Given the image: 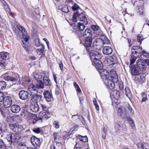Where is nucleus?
<instances>
[{
    "label": "nucleus",
    "mask_w": 149,
    "mask_h": 149,
    "mask_svg": "<svg viewBox=\"0 0 149 149\" xmlns=\"http://www.w3.org/2000/svg\"><path fill=\"white\" fill-rule=\"evenodd\" d=\"M127 108L129 110L130 112V114L132 115L134 113V111L131 108V107L130 106V105H128L127 106Z\"/></svg>",
    "instance_id": "nucleus-63"
},
{
    "label": "nucleus",
    "mask_w": 149,
    "mask_h": 149,
    "mask_svg": "<svg viewBox=\"0 0 149 149\" xmlns=\"http://www.w3.org/2000/svg\"><path fill=\"white\" fill-rule=\"evenodd\" d=\"M92 35V31L89 28H88L85 30L83 33V35L86 38H91V36Z\"/></svg>",
    "instance_id": "nucleus-27"
},
{
    "label": "nucleus",
    "mask_w": 149,
    "mask_h": 149,
    "mask_svg": "<svg viewBox=\"0 0 149 149\" xmlns=\"http://www.w3.org/2000/svg\"><path fill=\"white\" fill-rule=\"evenodd\" d=\"M44 84L42 80L38 81L36 84V87L37 89H42L44 87Z\"/></svg>",
    "instance_id": "nucleus-36"
},
{
    "label": "nucleus",
    "mask_w": 149,
    "mask_h": 149,
    "mask_svg": "<svg viewBox=\"0 0 149 149\" xmlns=\"http://www.w3.org/2000/svg\"><path fill=\"white\" fill-rule=\"evenodd\" d=\"M139 57V55H132L130 60V64H132L134 63L136 59Z\"/></svg>",
    "instance_id": "nucleus-39"
},
{
    "label": "nucleus",
    "mask_w": 149,
    "mask_h": 149,
    "mask_svg": "<svg viewBox=\"0 0 149 149\" xmlns=\"http://www.w3.org/2000/svg\"><path fill=\"white\" fill-rule=\"evenodd\" d=\"M4 60H1L0 59V66H1L5 67L6 65V62L4 61Z\"/></svg>",
    "instance_id": "nucleus-60"
},
{
    "label": "nucleus",
    "mask_w": 149,
    "mask_h": 149,
    "mask_svg": "<svg viewBox=\"0 0 149 149\" xmlns=\"http://www.w3.org/2000/svg\"><path fill=\"white\" fill-rule=\"evenodd\" d=\"M30 95L31 100L33 102L39 101L42 97L41 95L37 93L30 94Z\"/></svg>",
    "instance_id": "nucleus-21"
},
{
    "label": "nucleus",
    "mask_w": 149,
    "mask_h": 149,
    "mask_svg": "<svg viewBox=\"0 0 149 149\" xmlns=\"http://www.w3.org/2000/svg\"><path fill=\"white\" fill-rule=\"evenodd\" d=\"M28 91L30 92V94H34L37 93L38 92V89L37 87L33 84L30 85L29 87Z\"/></svg>",
    "instance_id": "nucleus-19"
},
{
    "label": "nucleus",
    "mask_w": 149,
    "mask_h": 149,
    "mask_svg": "<svg viewBox=\"0 0 149 149\" xmlns=\"http://www.w3.org/2000/svg\"><path fill=\"white\" fill-rule=\"evenodd\" d=\"M9 127L13 132L18 133L21 132L22 130V126L18 125L10 124L9 125Z\"/></svg>",
    "instance_id": "nucleus-11"
},
{
    "label": "nucleus",
    "mask_w": 149,
    "mask_h": 149,
    "mask_svg": "<svg viewBox=\"0 0 149 149\" xmlns=\"http://www.w3.org/2000/svg\"><path fill=\"white\" fill-rule=\"evenodd\" d=\"M18 147L19 149H28L29 147L27 146L24 142L19 143L18 145Z\"/></svg>",
    "instance_id": "nucleus-35"
},
{
    "label": "nucleus",
    "mask_w": 149,
    "mask_h": 149,
    "mask_svg": "<svg viewBox=\"0 0 149 149\" xmlns=\"http://www.w3.org/2000/svg\"><path fill=\"white\" fill-rule=\"evenodd\" d=\"M6 138L10 144L12 143L17 142L20 138V135L18 134H14L11 132L6 133Z\"/></svg>",
    "instance_id": "nucleus-1"
},
{
    "label": "nucleus",
    "mask_w": 149,
    "mask_h": 149,
    "mask_svg": "<svg viewBox=\"0 0 149 149\" xmlns=\"http://www.w3.org/2000/svg\"><path fill=\"white\" fill-rule=\"evenodd\" d=\"M44 85L46 86H49L51 85V82L49 77L45 74L43 78L42 81Z\"/></svg>",
    "instance_id": "nucleus-20"
},
{
    "label": "nucleus",
    "mask_w": 149,
    "mask_h": 149,
    "mask_svg": "<svg viewBox=\"0 0 149 149\" xmlns=\"http://www.w3.org/2000/svg\"><path fill=\"white\" fill-rule=\"evenodd\" d=\"M93 38H86L84 45L88 52L93 48L92 46H91Z\"/></svg>",
    "instance_id": "nucleus-5"
},
{
    "label": "nucleus",
    "mask_w": 149,
    "mask_h": 149,
    "mask_svg": "<svg viewBox=\"0 0 149 149\" xmlns=\"http://www.w3.org/2000/svg\"><path fill=\"white\" fill-rule=\"evenodd\" d=\"M79 139L80 141L84 142H86L88 141V138L86 136H79Z\"/></svg>",
    "instance_id": "nucleus-47"
},
{
    "label": "nucleus",
    "mask_w": 149,
    "mask_h": 149,
    "mask_svg": "<svg viewBox=\"0 0 149 149\" xmlns=\"http://www.w3.org/2000/svg\"><path fill=\"white\" fill-rule=\"evenodd\" d=\"M125 112V108L123 107H122L118 109V113L119 115L122 116Z\"/></svg>",
    "instance_id": "nucleus-37"
},
{
    "label": "nucleus",
    "mask_w": 149,
    "mask_h": 149,
    "mask_svg": "<svg viewBox=\"0 0 149 149\" xmlns=\"http://www.w3.org/2000/svg\"><path fill=\"white\" fill-rule=\"evenodd\" d=\"M43 95L45 99L47 102H51L54 100L52 93L48 91H44Z\"/></svg>",
    "instance_id": "nucleus-6"
},
{
    "label": "nucleus",
    "mask_w": 149,
    "mask_h": 149,
    "mask_svg": "<svg viewBox=\"0 0 149 149\" xmlns=\"http://www.w3.org/2000/svg\"><path fill=\"white\" fill-rule=\"evenodd\" d=\"M55 94L58 95L59 94V88L57 85H56L55 88Z\"/></svg>",
    "instance_id": "nucleus-62"
},
{
    "label": "nucleus",
    "mask_w": 149,
    "mask_h": 149,
    "mask_svg": "<svg viewBox=\"0 0 149 149\" xmlns=\"http://www.w3.org/2000/svg\"><path fill=\"white\" fill-rule=\"evenodd\" d=\"M0 111L1 114L4 116H5L6 115L5 110L4 108L2 107H0Z\"/></svg>",
    "instance_id": "nucleus-59"
},
{
    "label": "nucleus",
    "mask_w": 149,
    "mask_h": 149,
    "mask_svg": "<svg viewBox=\"0 0 149 149\" xmlns=\"http://www.w3.org/2000/svg\"><path fill=\"white\" fill-rule=\"evenodd\" d=\"M107 132V130L104 128L103 129L102 133V137L103 139H105L106 137V133Z\"/></svg>",
    "instance_id": "nucleus-52"
},
{
    "label": "nucleus",
    "mask_w": 149,
    "mask_h": 149,
    "mask_svg": "<svg viewBox=\"0 0 149 149\" xmlns=\"http://www.w3.org/2000/svg\"><path fill=\"white\" fill-rule=\"evenodd\" d=\"M6 84L4 81H0V90L5 89L6 87Z\"/></svg>",
    "instance_id": "nucleus-40"
},
{
    "label": "nucleus",
    "mask_w": 149,
    "mask_h": 149,
    "mask_svg": "<svg viewBox=\"0 0 149 149\" xmlns=\"http://www.w3.org/2000/svg\"><path fill=\"white\" fill-rule=\"evenodd\" d=\"M58 63L59 64V67L61 70H63V65L62 62L61 60L58 61Z\"/></svg>",
    "instance_id": "nucleus-56"
},
{
    "label": "nucleus",
    "mask_w": 149,
    "mask_h": 149,
    "mask_svg": "<svg viewBox=\"0 0 149 149\" xmlns=\"http://www.w3.org/2000/svg\"><path fill=\"white\" fill-rule=\"evenodd\" d=\"M31 141L32 144L35 147H39L40 145V139L35 136H33L31 139Z\"/></svg>",
    "instance_id": "nucleus-13"
},
{
    "label": "nucleus",
    "mask_w": 149,
    "mask_h": 149,
    "mask_svg": "<svg viewBox=\"0 0 149 149\" xmlns=\"http://www.w3.org/2000/svg\"><path fill=\"white\" fill-rule=\"evenodd\" d=\"M45 47L44 46H42L40 49H37L36 50V52L39 55H43L44 54Z\"/></svg>",
    "instance_id": "nucleus-38"
},
{
    "label": "nucleus",
    "mask_w": 149,
    "mask_h": 149,
    "mask_svg": "<svg viewBox=\"0 0 149 149\" xmlns=\"http://www.w3.org/2000/svg\"><path fill=\"white\" fill-rule=\"evenodd\" d=\"M23 108L24 109L22 112L23 113L26 115L28 113V105H25L23 106Z\"/></svg>",
    "instance_id": "nucleus-45"
},
{
    "label": "nucleus",
    "mask_w": 149,
    "mask_h": 149,
    "mask_svg": "<svg viewBox=\"0 0 149 149\" xmlns=\"http://www.w3.org/2000/svg\"><path fill=\"white\" fill-rule=\"evenodd\" d=\"M103 40L101 38H98L94 41L92 44V47L93 49L99 50L103 47Z\"/></svg>",
    "instance_id": "nucleus-3"
},
{
    "label": "nucleus",
    "mask_w": 149,
    "mask_h": 149,
    "mask_svg": "<svg viewBox=\"0 0 149 149\" xmlns=\"http://www.w3.org/2000/svg\"><path fill=\"white\" fill-rule=\"evenodd\" d=\"M5 97L3 93L1 91H0V102L3 101Z\"/></svg>",
    "instance_id": "nucleus-55"
},
{
    "label": "nucleus",
    "mask_w": 149,
    "mask_h": 149,
    "mask_svg": "<svg viewBox=\"0 0 149 149\" xmlns=\"http://www.w3.org/2000/svg\"><path fill=\"white\" fill-rule=\"evenodd\" d=\"M111 79L113 81L114 83H117L118 81V77L116 72L114 70L110 71Z\"/></svg>",
    "instance_id": "nucleus-17"
},
{
    "label": "nucleus",
    "mask_w": 149,
    "mask_h": 149,
    "mask_svg": "<svg viewBox=\"0 0 149 149\" xmlns=\"http://www.w3.org/2000/svg\"><path fill=\"white\" fill-rule=\"evenodd\" d=\"M33 131L36 133L38 134L40 132V128H34L33 129Z\"/></svg>",
    "instance_id": "nucleus-54"
},
{
    "label": "nucleus",
    "mask_w": 149,
    "mask_h": 149,
    "mask_svg": "<svg viewBox=\"0 0 149 149\" xmlns=\"http://www.w3.org/2000/svg\"><path fill=\"white\" fill-rule=\"evenodd\" d=\"M35 42L36 45V46L38 47L40 46L41 43L40 42V40L39 39H37L35 40Z\"/></svg>",
    "instance_id": "nucleus-64"
},
{
    "label": "nucleus",
    "mask_w": 149,
    "mask_h": 149,
    "mask_svg": "<svg viewBox=\"0 0 149 149\" xmlns=\"http://www.w3.org/2000/svg\"><path fill=\"white\" fill-rule=\"evenodd\" d=\"M71 6L72 8L73 11L77 10L78 9H80V7L76 3H74Z\"/></svg>",
    "instance_id": "nucleus-44"
},
{
    "label": "nucleus",
    "mask_w": 149,
    "mask_h": 149,
    "mask_svg": "<svg viewBox=\"0 0 149 149\" xmlns=\"http://www.w3.org/2000/svg\"><path fill=\"white\" fill-rule=\"evenodd\" d=\"M2 77L5 80L13 82L16 81L19 79V76L18 74H17L16 77L7 76L6 74H3Z\"/></svg>",
    "instance_id": "nucleus-9"
},
{
    "label": "nucleus",
    "mask_w": 149,
    "mask_h": 149,
    "mask_svg": "<svg viewBox=\"0 0 149 149\" xmlns=\"http://www.w3.org/2000/svg\"><path fill=\"white\" fill-rule=\"evenodd\" d=\"M114 59L113 57L109 56L107 59V63L109 65H113L115 63Z\"/></svg>",
    "instance_id": "nucleus-32"
},
{
    "label": "nucleus",
    "mask_w": 149,
    "mask_h": 149,
    "mask_svg": "<svg viewBox=\"0 0 149 149\" xmlns=\"http://www.w3.org/2000/svg\"><path fill=\"white\" fill-rule=\"evenodd\" d=\"M134 78V79L136 81H138L139 82H142L145 79V78L143 76L137 75Z\"/></svg>",
    "instance_id": "nucleus-30"
},
{
    "label": "nucleus",
    "mask_w": 149,
    "mask_h": 149,
    "mask_svg": "<svg viewBox=\"0 0 149 149\" xmlns=\"http://www.w3.org/2000/svg\"><path fill=\"white\" fill-rule=\"evenodd\" d=\"M6 131V128H3L2 125L0 124V133L5 132Z\"/></svg>",
    "instance_id": "nucleus-61"
},
{
    "label": "nucleus",
    "mask_w": 149,
    "mask_h": 149,
    "mask_svg": "<svg viewBox=\"0 0 149 149\" xmlns=\"http://www.w3.org/2000/svg\"><path fill=\"white\" fill-rule=\"evenodd\" d=\"M72 21L73 22H76L77 18L79 19L80 21L82 22L83 23L85 24H87L88 22L87 19L85 14L83 13H81L79 14L78 11L74 13L72 17Z\"/></svg>",
    "instance_id": "nucleus-2"
},
{
    "label": "nucleus",
    "mask_w": 149,
    "mask_h": 149,
    "mask_svg": "<svg viewBox=\"0 0 149 149\" xmlns=\"http://www.w3.org/2000/svg\"><path fill=\"white\" fill-rule=\"evenodd\" d=\"M3 106L6 108H9L12 103V100L10 96H6L3 100Z\"/></svg>",
    "instance_id": "nucleus-10"
},
{
    "label": "nucleus",
    "mask_w": 149,
    "mask_h": 149,
    "mask_svg": "<svg viewBox=\"0 0 149 149\" xmlns=\"http://www.w3.org/2000/svg\"><path fill=\"white\" fill-rule=\"evenodd\" d=\"M39 118L41 119L42 121L43 120L49 118L50 117V113L49 112H45L43 111L41 112L39 115Z\"/></svg>",
    "instance_id": "nucleus-16"
},
{
    "label": "nucleus",
    "mask_w": 149,
    "mask_h": 149,
    "mask_svg": "<svg viewBox=\"0 0 149 149\" xmlns=\"http://www.w3.org/2000/svg\"><path fill=\"white\" fill-rule=\"evenodd\" d=\"M6 146L3 141L2 140H0V149H6Z\"/></svg>",
    "instance_id": "nucleus-50"
},
{
    "label": "nucleus",
    "mask_w": 149,
    "mask_h": 149,
    "mask_svg": "<svg viewBox=\"0 0 149 149\" xmlns=\"http://www.w3.org/2000/svg\"><path fill=\"white\" fill-rule=\"evenodd\" d=\"M141 96L142 98L141 102L142 103L146 102L148 100L147 93L145 92H142L141 93Z\"/></svg>",
    "instance_id": "nucleus-33"
},
{
    "label": "nucleus",
    "mask_w": 149,
    "mask_h": 149,
    "mask_svg": "<svg viewBox=\"0 0 149 149\" xmlns=\"http://www.w3.org/2000/svg\"><path fill=\"white\" fill-rule=\"evenodd\" d=\"M91 60L98 58L99 59L102 57V54L99 51H95L92 49L90 50Z\"/></svg>",
    "instance_id": "nucleus-7"
},
{
    "label": "nucleus",
    "mask_w": 149,
    "mask_h": 149,
    "mask_svg": "<svg viewBox=\"0 0 149 149\" xmlns=\"http://www.w3.org/2000/svg\"><path fill=\"white\" fill-rule=\"evenodd\" d=\"M20 107L18 105H13L11 107V110L13 113H17L20 111Z\"/></svg>",
    "instance_id": "nucleus-26"
},
{
    "label": "nucleus",
    "mask_w": 149,
    "mask_h": 149,
    "mask_svg": "<svg viewBox=\"0 0 149 149\" xmlns=\"http://www.w3.org/2000/svg\"><path fill=\"white\" fill-rule=\"evenodd\" d=\"M125 91L126 96L130 98L131 96V93L129 88L128 87H126L125 88Z\"/></svg>",
    "instance_id": "nucleus-41"
},
{
    "label": "nucleus",
    "mask_w": 149,
    "mask_h": 149,
    "mask_svg": "<svg viewBox=\"0 0 149 149\" xmlns=\"http://www.w3.org/2000/svg\"><path fill=\"white\" fill-rule=\"evenodd\" d=\"M91 27L94 31H98L99 28V27L97 25H92Z\"/></svg>",
    "instance_id": "nucleus-53"
},
{
    "label": "nucleus",
    "mask_w": 149,
    "mask_h": 149,
    "mask_svg": "<svg viewBox=\"0 0 149 149\" xmlns=\"http://www.w3.org/2000/svg\"><path fill=\"white\" fill-rule=\"evenodd\" d=\"M144 10V7L142 6H140L138 8L139 14L142 16H144V13L143 10Z\"/></svg>",
    "instance_id": "nucleus-43"
},
{
    "label": "nucleus",
    "mask_w": 149,
    "mask_h": 149,
    "mask_svg": "<svg viewBox=\"0 0 149 149\" xmlns=\"http://www.w3.org/2000/svg\"><path fill=\"white\" fill-rule=\"evenodd\" d=\"M31 110L33 112H37L39 109V107L37 103L32 104L30 107Z\"/></svg>",
    "instance_id": "nucleus-29"
},
{
    "label": "nucleus",
    "mask_w": 149,
    "mask_h": 149,
    "mask_svg": "<svg viewBox=\"0 0 149 149\" xmlns=\"http://www.w3.org/2000/svg\"><path fill=\"white\" fill-rule=\"evenodd\" d=\"M143 50H142V48L141 46L140 48L138 49V50L136 51H132V55H139V57L141 56V55H143Z\"/></svg>",
    "instance_id": "nucleus-28"
},
{
    "label": "nucleus",
    "mask_w": 149,
    "mask_h": 149,
    "mask_svg": "<svg viewBox=\"0 0 149 149\" xmlns=\"http://www.w3.org/2000/svg\"><path fill=\"white\" fill-rule=\"evenodd\" d=\"M103 81L104 84L107 86V87L111 89H113L115 86V84L117 83H114L113 81L111 79H103Z\"/></svg>",
    "instance_id": "nucleus-8"
},
{
    "label": "nucleus",
    "mask_w": 149,
    "mask_h": 149,
    "mask_svg": "<svg viewBox=\"0 0 149 149\" xmlns=\"http://www.w3.org/2000/svg\"><path fill=\"white\" fill-rule=\"evenodd\" d=\"M137 147L139 149H149V145L147 143H138Z\"/></svg>",
    "instance_id": "nucleus-25"
},
{
    "label": "nucleus",
    "mask_w": 149,
    "mask_h": 149,
    "mask_svg": "<svg viewBox=\"0 0 149 149\" xmlns=\"http://www.w3.org/2000/svg\"><path fill=\"white\" fill-rule=\"evenodd\" d=\"M12 29L14 31L15 33L18 32L19 31V26H14L13 24H12Z\"/></svg>",
    "instance_id": "nucleus-49"
},
{
    "label": "nucleus",
    "mask_w": 149,
    "mask_h": 149,
    "mask_svg": "<svg viewBox=\"0 0 149 149\" xmlns=\"http://www.w3.org/2000/svg\"><path fill=\"white\" fill-rule=\"evenodd\" d=\"M120 96V92L117 90H113L110 93V97L112 99L118 100H119Z\"/></svg>",
    "instance_id": "nucleus-15"
},
{
    "label": "nucleus",
    "mask_w": 149,
    "mask_h": 149,
    "mask_svg": "<svg viewBox=\"0 0 149 149\" xmlns=\"http://www.w3.org/2000/svg\"><path fill=\"white\" fill-rule=\"evenodd\" d=\"M92 61L93 62L92 64L95 66L97 68L100 70L102 69L103 64L101 61L99 60V59L95 58L93 60L92 59Z\"/></svg>",
    "instance_id": "nucleus-12"
},
{
    "label": "nucleus",
    "mask_w": 149,
    "mask_h": 149,
    "mask_svg": "<svg viewBox=\"0 0 149 149\" xmlns=\"http://www.w3.org/2000/svg\"><path fill=\"white\" fill-rule=\"evenodd\" d=\"M130 71L132 75L136 76L140 74V71L134 65L131 66Z\"/></svg>",
    "instance_id": "nucleus-22"
},
{
    "label": "nucleus",
    "mask_w": 149,
    "mask_h": 149,
    "mask_svg": "<svg viewBox=\"0 0 149 149\" xmlns=\"http://www.w3.org/2000/svg\"><path fill=\"white\" fill-rule=\"evenodd\" d=\"M53 136L54 138V140L55 141H57V140L59 139V135H58V134L57 133H54Z\"/></svg>",
    "instance_id": "nucleus-51"
},
{
    "label": "nucleus",
    "mask_w": 149,
    "mask_h": 149,
    "mask_svg": "<svg viewBox=\"0 0 149 149\" xmlns=\"http://www.w3.org/2000/svg\"><path fill=\"white\" fill-rule=\"evenodd\" d=\"M101 76L103 78V79L109 78L110 74L109 71L107 70H103L100 72Z\"/></svg>",
    "instance_id": "nucleus-23"
},
{
    "label": "nucleus",
    "mask_w": 149,
    "mask_h": 149,
    "mask_svg": "<svg viewBox=\"0 0 149 149\" xmlns=\"http://www.w3.org/2000/svg\"><path fill=\"white\" fill-rule=\"evenodd\" d=\"M61 10L65 13H68L69 12V10L68 6L67 5H65L61 8Z\"/></svg>",
    "instance_id": "nucleus-46"
},
{
    "label": "nucleus",
    "mask_w": 149,
    "mask_h": 149,
    "mask_svg": "<svg viewBox=\"0 0 149 149\" xmlns=\"http://www.w3.org/2000/svg\"><path fill=\"white\" fill-rule=\"evenodd\" d=\"M143 56L145 57L149 58V52H146L144 50H143Z\"/></svg>",
    "instance_id": "nucleus-58"
},
{
    "label": "nucleus",
    "mask_w": 149,
    "mask_h": 149,
    "mask_svg": "<svg viewBox=\"0 0 149 149\" xmlns=\"http://www.w3.org/2000/svg\"><path fill=\"white\" fill-rule=\"evenodd\" d=\"M123 125L120 123L118 122L115 124V128L117 132H119L121 129Z\"/></svg>",
    "instance_id": "nucleus-34"
},
{
    "label": "nucleus",
    "mask_w": 149,
    "mask_h": 149,
    "mask_svg": "<svg viewBox=\"0 0 149 149\" xmlns=\"http://www.w3.org/2000/svg\"><path fill=\"white\" fill-rule=\"evenodd\" d=\"M103 52L104 54L106 55H109L112 53L113 49L110 47L105 46L103 49Z\"/></svg>",
    "instance_id": "nucleus-18"
},
{
    "label": "nucleus",
    "mask_w": 149,
    "mask_h": 149,
    "mask_svg": "<svg viewBox=\"0 0 149 149\" xmlns=\"http://www.w3.org/2000/svg\"><path fill=\"white\" fill-rule=\"evenodd\" d=\"M136 65L138 68L141 71H145L147 68L146 62L142 58L138 59L136 62Z\"/></svg>",
    "instance_id": "nucleus-4"
},
{
    "label": "nucleus",
    "mask_w": 149,
    "mask_h": 149,
    "mask_svg": "<svg viewBox=\"0 0 149 149\" xmlns=\"http://www.w3.org/2000/svg\"><path fill=\"white\" fill-rule=\"evenodd\" d=\"M9 58V54L7 52H0V59L4 60H8Z\"/></svg>",
    "instance_id": "nucleus-24"
},
{
    "label": "nucleus",
    "mask_w": 149,
    "mask_h": 149,
    "mask_svg": "<svg viewBox=\"0 0 149 149\" xmlns=\"http://www.w3.org/2000/svg\"><path fill=\"white\" fill-rule=\"evenodd\" d=\"M29 93L24 90H22L19 93V96L20 99L22 100H26L29 97Z\"/></svg>",
    "instance_id": "nucleus-14"
},
{
    "label": "nucleus",
    "mask_w": 149,
    "mask_h": 149,
    "mask_svg": "<svg viewBox=\"0 0 149 149\" xmlns=\"http://www.w3.org/2000/svg\"><path fill=\"white\" fill-rule=\"evenodd\" d=\"M4 9L6 12H10V9L8 4L5 5V6H4Z\"/></svg>",
    "instance_id": "nucleus-57"
},
{
    "label": "nucleus",
    "mask_w": 149,
    "mask_h": 149,
    "mask_svg": "<svg viewBox=\"0 0 149 149\" xmlns=\"http://www.w3.org/2000/svg\"><path fill=\"white\" fill-rule=\"evenodd\" d=\"M42 121L41 119L39 118V117H37L33 119L32 120V123L33 124L37 123H42Z\"/></svg>",
    "instance_id": "nucleus-42"
},
{
    "label": "nucleus",
    "mask_w": 149,
    "mask_h": 149,
    "mask_svg": "<svg viewBox=\"0 0 149 149\" xmlns=\"http://www.w3.org/2000/svg\"><path fill=\"white\" fill-rule=\"evenodd\" d=\"M19 31H20L24 34H26V30L25 29L21 26H19Z\"/></svg>",
    "instance_id": "nucleus-48"
},
{
    "label": "nucleus",
    "mask_w": 149,
    "mask_h": 149,
    "mask_svg": "<svg viewBox=\"0 0 149 149\" xmlns=\"http://www.w3.org/2000/svg\"><path fill=\"white\" fill-rule=\"evenodd\" d=\"M86 25L84 24L83 22H79L77 25V28L80 31H83L86 27L85 25Z\"/></svg>",
    "instance_id": "nucleus-31"
}]
</instances>
